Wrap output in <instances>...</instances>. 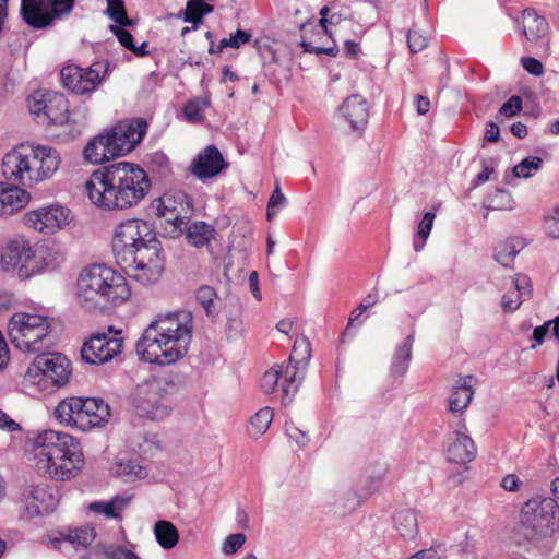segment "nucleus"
Returning <instances> with one entry per match:
<instances>
[{"instance_id": "obj_40", "label": "nucleus", "mask_w": 559, "mask_h": 559, "mask_svg": "<svg viewBox=\"0 0 559 559\" xmlns=\"http://www.w3.org/2000/svg\"><path fill=\"white\" fill-rule=\"evenodd\" d=\"M484 206L489 211L513 210L514 200L508 190L496 188L495 191L485 199Z\"/></svg>"}, {"instance_id": "obj_61", "label": "nucleus", "mask_w": 559, "mask_h": 559, "mask_svg": "<svg viewBox=\"0 0 559 559\" xmlns=\"http://www.w3.org/2000/svg\"><path fill=\"white\" fill-rule=\"evenodd\" d=\"M254 46L258 48L262 59V67H267L269 63H275L280 60L275 49L267 44L261 45L260 40H255Z\"/></svg>"}, {"instance_id": "obj_51", "label": "nucleus", "mask_w": 559, "mask_h": 559, "mask_svg": "<svg viewBox=\"0 0 559 559\" xmlns=\"http://www.w3.org/2000/svg\"><path fill=\"white\" fill-rule=\"evenodd\" d=\"M282 379V366H274L264 374L260 380V386L265 394L273 393L275 391V386L278 385L280 380Z\"/></svg>"}, {"instance_id": "obj_59", "label": "nucleus", "mask_w": 559, "mask_h": 559, "mask_svg": "<svg viewBox=\"0 0 559 559\" xmlns=\"http://www.w3.org/2000/svg\"><path fill=\"white\" fill-rule=\"evenodd\" d=\"M514 288L518 292V297L523 299V301L531 297L532 295V284L531 280L527 275L518 273L515 278L513 280Z\"/></svg>"}, {"instance_id": "obj_24", "label": "nucleus", "mask_w": 559, "mask_h": 559, "mask_svg": "<svg viewBox=\"0 0 559 559\" xmlns=\"http://www.w3.org/2000/svg\"><path fill=\"white\" fill-rule=\"evenodd\" d=\"M34 152V163H39V168L36 170V178H39L40 182L50 179L61 164L59 151L49 145L36 144Z\"/></svg>"}, {"instance_id": "obj_55", "label": "nucleus", "mask_w": 559, "mask_h": 559, "mask_svg": "<svg viewBox=\"0 0 559 559\" xmlns=\"http://www.w3.org/2000/svg\"><path fill=\"white\" fill-rule=\"evenodd\" d=\"M285 203H286V198L282 193L280 186L277 185L267 201V207H266L267 221H272L273 217L276 216L278 213L277 207L280 205H284Z\"/></svg>"}, {"instance_id": "obj_33", "label": "nucleus", "mask_w": 559, "mask_h": 559, "mask_svg": "<svg viewBox=\"0 0 559 559\" xmlns=\"http://www.w3.org/2000/svg\"><path fill=\"white\" fill-rule=\"evenodd\" d=\"M213 225L204 221L192 222L186 229V239L194 248H202L211 242L215 235Z\"/></svg>"}, {"instance_id": "obj_22", "label": "nucleus", "mask_w": 559, "mask_h": 559, "mask_svg": "<svg viewBox=\"0 0 559 559\" xmlns=\"http://www.w3.org/2000/svg\"><path fill=\"white\" fill-rule=\"evenodd\" d=\"M477 450L473 439L464 432L455 431L449 437L445 455L449 462L465 464L473 461Z\"/></svg>"}, {"instance_id": "obj_45", "label": "nucleus", "mask_w": 559, "mask_h": 559, "mask_svg": "<svg viewBox=\"0 0 559 559\" xmlns=\"http://www.w3.org/2000/svg\"><path fill=\"white\" fill-rule=\"evenodd\" d=\"M273 419V412L271 407H263L259 409L250 419L249 433L253 437H260L270 427Z\"/></svg>"}, {"instance_id": "obj_3", "label": "nucleus", "mask_w": 559, "mask_h": 559, "mask_svg": "<svg viewBox=\"0 0 559 559\" xmlns=\"http://www.w3.org/2000/svg\"><path fill=\"white\" fill-rule=\"evenodd\" d=\"M192 317L187 311L158 314L144 330L135 349L141 360L158 366L177 362L191 342Z\"/></svg>"}, {"instance_id": "obj_50", "label": "nucleus", "mask_w": 559, "mask_h": 559, "mask_svg": "<svg viewBox=\"0 0 559 559\" xmlns=\"http://www.w3.org/2000/svg\"><path fill=\"white\" fill-rule=\"evenodd\" d=\"M264 75L274 84H280L283 80H289L290 69L287 64L278 60L275 63H269L263 68Z\"/></svg>"}, {"instance_id": "obj_62", "label": "nucleus", "mask_w": 559, "mask_h": 559, "mask_svg": "<svg viewBox=\"0 0 559 559\" xmlns=\"http://www.w3.org/2000/svg\"><path fill=\"white\" fill-rule=\"evenodd\" d=\"M251 38V31L238 28L235 33H231L227 39L229 41L230 48L238 49L242 45L248 44Z\"/></svg>"}, {"instance_id": "obj_11", "label": "nucleus", "mask_w": 559, "mask_h": 559, "mask_svg": "<svg viewBox=\"0 0 559 559\" xmlns=\"http://www.w3.org/2000/svg\"><path fill=\"white\" fill-rule=\"evenodd\" d=\"M35 147L34 143H22L3 156L1 170L8 181L17 182L24 188H32L40 182L36 178L39 163H34Z\"/></svg>"}, {"instance_id": "obj_63", "label": "nucleus", "mask_w": 559, "mask_h": 559, "mask_svg": "<svg viewBox=\"0 0 559 559\" xmlns=\"http://www.w3.org/2000/svg\"><path fill=\"white\" fill-rule=\"evenodd\" d=\"M521 64L527 73L534 76H542L544 74L545 69L542 61L534 57H523Z\"/></svg>"}, {"instance_id": "obj_10", "label": "nucleus", "mask_w": 559, "mask_h": 559, "mask_svg": "<svg viewBox=\"0 0 559 559\" xmlns=\"http://www.w3.org/2000/svg\"><path fill=\"white\" fill-rule=\"evenodd\" d=\"M151 211L158 217L165 218V223L170 226L165 231L171 238L179 237L193 213V199L183 190H174L165 192L162 197L151 202Z\"/></svg>"}, {"instance_id": "obj_44", "label": "nucleus", "mask_w": 559, "mask_h": 559, "mask_svg": "<svg viewBox=\"0 0 559 559\" xmlns=\"http://www.w3.org/2000/svg\"><path fill=\"white\" fill-rule=\"evenodd\" d=\"M435 218L436 214L429 211L424 214L421 221L419 222L413 240V247L416 252L421 251L425 247L427 238L429 237L432 229Z\"/></svg>"}, {"instance_id": "obj_15", "label": "nucleus", "mask_w": 559, "mask_h": 559, "mask_svg": "<svg viewBox=\"0 0 559 559\" xmlns=\"http://www.w3.org/2000/svg\"><path fill=\"white\" fill-rule=\"evenodd\" d=\"M106 131L112 144V154L120 157L132 152L143 140L147 131V122L143 118L123 120Z\"/></svg>"}, {"instance_id": "obj_27", "label": "nucleus", "mask_w": 559, "mask_h": 559, "mask_svg": "<svg viewBox=\"0 0 559 559\" xmlns=\"http://www.w3.org/2000/svg\"><path fill=\"white\" fill-rule=\"evenodd\" d=\"M521 33L530 41H537L543 38L549 29L547 20L537 14L533 8H526L522 11Z\"/></svg>"}, {"instance_id": "obj_2", "label": "nucleus", "mask_w": 559, "mask_h": 559, "mask_svg": "<svg viewBox=\"0 0 559 559\" xmlns=\"http://www.w3.org/2000/svg\"><path fill=\"white\" fill-rule=\"evenodd\" d=\"M152 187L146 171L138 164L112 162L94 170L85 183L88 199L106 211L138 205Z\"/></svg>"}, {"instance_id": "obj_42", "label": "nucleus", "mask_w": 559, "mask_h": 559, "mask_svg": "<svg viewBox=\"0 0 559 559\" xmlns=\"http://www.w3.org/2000/svg\"><path fill=\"white\" fill-rule=\"evenodd\" d=\"M310 357L311 343L309 338L304 335L297 337L294 342L288 362L300 366L304 369L306 365L309 362Z\"/></svg>"}, {"instance_id": "obj_43", "label": "nucleus", "mask_w": 559, "mask_h": 559, "mask_svg": "<svg viewBox=\"0 0 559 559\" xmlns=\"http://www.w3.org/2000/svg\"><path fill=\"white\" fill-rule=\"evenodd\" d=\"M195 299L203 307L207 317L215 318L218 314L219 311L215 307L217 293L212 286L199 287L195 292Z\"/></svg>"}, {"instance_id": "obj_32", "label": "nucleus", "mask_w": 559, "mask_h": 559, "mask_svg": "<svg viewBox=\"0 0 559 559\" xmlns=\"http://www.w3.org/2000/svg\"><path fill=\"white\" fill-rule=\"evenodd\" d=\"M300 366L288 362L285 370H282L283 381L281 383L282 404L287 405L292 402L294 394L298 391L304 374Z\"/></svg>"}, {"instance_id": "obj_47", "label": "nucleus", "mask_w": 559, "mask_h": 559, "mask_svg": "<svg viewBox=\"0 0 559 559\" xmlns=\"http://www.w3.org/2000/svg\"><path fill=\"white\" fill-rule=\"evenodd\" d=\"M543 167V159L539 156H527L512 168L513 176L516 178H531L533 171H538Z\"/></svg>"}, {"instance_id": "obj_13", "label": "nucleus", "mask_w": 559, "mask_h": 559, "mask_svg": "<svg viewBox=\"0 0 559 559\" xmlns=\"http://www.w3.org/2000/svg\"><path fill=\"white\" fill-rule=\"evenodd\" d=\"M72 372L71 361L61 353H39L26 370V377L33 381H51L60 388L69 382Z\"/></svg>"}, {"instance_id": "obj_39", "label": "nucleus", "mask_w": 559, "mask_h": 559, "mask_svg": "<svg viewBox=\"0 0 559 559\" xmlns=\"http://www.w3.org/2000/svg\"><path fill=\"white\" fill-rule=\"evenodd\" d=\"M116 474L129 483L144 479L147 476V471L134 459H122L117 463Z\"/></svg>"}, {"instance_id": "obj_30", "label": "nucleus", "mask_w": 559, "mask_h": 559, "mask_svg": "<svg viewBox=\"0 0 559 559\" xmlns=\"http://www.w3.org/2000/svg\"><path fill=\"white\" fill-rule=\"evenodd\" d=\"M2 182V198L4 200L5 216L12 215L16 211L23 209L29 201V193L25 188H20L17 182Z\"/></svg>"}, {"instance_id": "obj_36", "label": "nucleus", "mask_w": 559, "mask_h": 559, "mask_svg": "<svg viewBox=\"0 0 559 559\" xmlns=\"http://www.w3.org/2000/svg\"><path fill=\"white\" fill-rule=\"evenodd\" d=\"M523 247L521 238H508L495 248L493 259L503 267H512L515 257Z\"/></svg>"}, {"instance_id": "obj_8", "label": "nucleus", "mask_w": 559, "mask_h": 559, "mask_svg": "<svg viewBox=\"0 0 559 559\" xmlns=\"http://www.w3.org/2000/svg\"><path fill=\"white\" fill-rule=\"evenodd\" d=\"M170 383L160 378H152L138 384L132 396L135 414L151 421L167 418L173 412Z\"/></svg>"}, {"instance_id": "obj_25", "label": "nucleus", "mask_w": 559, "mask_h": 559, "mask_svg": "<svg viewBox=\"0 0 559 559\" xmlns=\"http://www.w3.org/2000/svg\"><path fill=\"white\" fill-rule=\"evenodd\" d=\"M47 108L44 112L41 124L51 127L62 123L69 119L73 112L69 110V100L62 93L47 91Z\"/></svg>"}, {"instance_id": "obj_16", "label": "nucleus", "mask_w": 559, "mask_h": 559, "mask_svg": "<svg viewBox=\"0 0 559 559\" xmlns=\"http://www.w3.org/2000/svg\"><path fill=\"white\" fill-rule=\"evenodd\" d=\"M123 347V338L97 332L83 343L81 358L88 365H104L118 356Z\"/></svg>"}, {"instance_id": "obj_31", "label": "nucleus", "mask_w": 559, "mask_h": 559, "mask_svg": "<svg viewBox=\"0 0 559 559\" xmlns=\"http://www.w3.org/2000/svg\"><path fill=\"white\" fill-rule=\"evenodd\" d=\"M394 527L406 540H414L419 533L417 513L413 509H402L393 515Z\"/></svg>"}, {"instance_id": "obj_64", "label": "nucleus", "mask_w": 559, "mask_h": 559, "mask_svg": "<svg viewBox=\"0 0 559 559\" xmlns=\"http://www.w3.org/2000/svg\"><path fill=\"white\" fill-rule=\"evenodd\" d=\"M109 29L123 48L129 51L133 48L135 44L134 37L128 29L121 27H109Z\"/></svg>"}, {"instance_id": "obj_6", "label": "nucleus", "mask_w": 559, "mask_h": 559, "mask_svg": "<svg viewBox=\"0 0 559 559\" xmlns=\"http://www.w3.org/2000/svg\"><path fill=\"white\" fill-rule=\"evenodd\" d=\"M51 319L46 316L16 312L9 321L11 343L23 353H40L53 344Z\"/></svg>"}, {"instance_id": "obj_34", "label": "nucleus", "mask_w": 559, "mask_h": 559, "mask_svg": "<svg viewBox=\"0 0 559 559\" xmlns=\"http://www.w3.org/2000/svg\"><path fill=\"white\" fill-rule=\"evenodd\" d=\"M130 497L115 496L108 501H94L90 503L88 509L96 513H102L108 519L120 520L121 511L124 510L131 501Z\"/></svg>"}, {"instance_id": "obj_7", "label": "nucleus", "mask_w": 559, "mask_h": 559, "mask_svg": "<svg viewBox=\"0 0 559 559\" xmlns=\"http://www.w3.org/2000/svg\"><path fill=\"white\" fill-rule=\"evenodd\" d=\"M47 255L44 247L34 248L24 237H16L2 249L0 265L4 272H16L20 280H28L46 270Z\"/></svg>"}, {"instance_id": "obj_5", "label": "nucleus", "mask_w": 559, "mask_h": 559, "mask_svg": "<svg viewBox=\"0 0 559 559\" xmlns=\"http://www.w3.org/2000/svg\"><path fill=\"white\" fill-rule=\"evenodd\" d=\"M37 468L51 479L66 480L74 477L83 464L78 440L66 432L45 430L34 439Z\"/></svg>"}, {"instance_id": "obj_56", "label": "nucleus", "mask_w": 559, "mask_h": 559, "mask_svg": "<svg viewBox=\"0 0 559 559\" xmlns=\"http://www.w3.org/2000/svg\"><path fill=\"white\" fill-rule=\"evenodd\" d=\"M406 40L409 52L413 55L423 51L428 45V39L415 29L407 32Z\"/></svg>"}, {"instance_id": "obj_9", "label": "nucleus", "mask_w": 559, "mask_h": 559, "mask_svg": "<svg viewBox=\"0 0 559 559\" xmlns=\"http://www.w3.org/2000/svg\"><path fill=\"white\" fill-rule=\"evenodd\" d=\"M520 524L527 539L559 533V503L554 498H532L524 503Z\"/></svg>"}, {"instance_id": "obj_48", "label": "nucleus", "mask_w": 559, "mask_h": 559, "mask_svg": "<svg viewBox=\"0 0 559 559\" xmlns=\"http://www.w3.org/2000/svg\"><path fill=\"white\" fill-rule=\"evenodd\" d=\"M209 104L207 99H189L182 107V114L189 122H201L204 119L203 108Z\"/></svg>"}, {"instance_id": "obj_26", "label": "nucleus", "mask_w": 559, "mask_h": 559, "mask_svg": "<svg viewBox=\"0 0 559 559\" xmlns=\"http://www.w3.org/2000/svg\"><path fill=\"white\" fill-rule=\"evenodd\" d=\"M475 380L474 376H460L452 388L451 396L449 397V411L453 414L463 413L468 406L474 396L472 381Z\"/></svg>"}, {"instance_id": "obj_54", "label": "nucleus", "mask_w": 559, "mask_h": 559, "mask_svg": "<svg viewBox=\"0 0 559 559\" xmlns=\"http://www.w3.org/2000/svg\"><path fill=\"white\" fill-rule=\"evenodd\" d=\"M247 537L243 533L230 534L226 537L222 546V552L224 555L236 554L246 543Z\"/></svg>"}, {"instance_id": "obj_46", "label": "nucleus", "mask_w": 559, "mask_h": 559, "mask_svg": "<svg viewBox=\"0 0 559 559\" xmlns=\"http://www.w3.org/2000/svg\"><path fill=\"white\" fill-rule=\"evenodd\" d=\"M75 114L69 116V119L62 123L55 124L59 127L61 130L55 134L56 136L62 139V141H73L82 133V128L84 126L83 121L74 117Z\"/></svg>"}, {"instance_id": "obj_17", "label": "nucleus", "mask_w": 559, "mask_h": 559, "mask_svg": "<svg viewBox=\"0 0 559 559\" xmlns=\"http://www.w3.org/2000/svg\"><path fill=\"white\" fill-rule=\"evenodd\" d=\"M70 210L60 204H48L36 210L27 211L24 214V224L40 233L53 234L68 225Z\"/></svg>"}, {"instance_id": "obj_23", "label": "nucleus", "mask_w": 559, "mask_h": 559, "mask_svg": "<svg viewBox=\"0 0 559 559\" xmlns=\"http://www.w3.org/2000/svg\"><path fill=\"white\" fill-rule=\"evenodd\" d=\"M107 131L96 134L83 148V157L86 162L93 165H105L106 162L115 159L116 154H112V146Z\"/></svg>"}, {"instance_id": "obj_58", "label": "nucleus", "mask_w": 559, "mask_h": 559, "mask_svg": "<svg viewBox=\"0 0 559 559\" xmlns=\"http://www.w3.org/2000/svg\"><path fill=\"white\" fill-rule=\"evenodd\" d=\"M107 9L104 13L114 22H120L121 17H126L124 0H106Z\"/></svg>"}, {"instance_id": "obj_35", "label": "nucleus", "mask_w": 559, "mask_h": 559, "mask_svg": "<svg viewBox=\"0 0 559 559\" xmlns=\"http://www.w3.org/2000/svg\"><path fill=\"white\" fill-rule=\"evenodd\" d=\"M213 10L214 8L203 0H189L186 9L179 13V17L192 24L191 28L198 29L199 25L203 24L204 16Z\"/></svg>"}, {"instance_id": "obj_57", "label": "nucleus", "mask_w": 559, "mask_h": 559, "mask_svg": "<svg viewBox=\"0 0 559 559\" xmlns=\"http://www.w3.org/2000/svg\"><path fill=\"white\" fill-rule=\"evenodd\" d=\"M522 98L519 95H512L507 102L502 104L499 109V115L511 118L518 116L522 111Z\"/></svg>"}, {"instance_id": "obj_14", "label": "nucleus", "mask_w": 559, "mask_h": 559, "mask_svg": "<svg viewBox=\"0 0 559 559\" xmlns=\"http://www.w3.org/2000/svg\"><path fill=\"white\" fill-rule=\"evenodd\" d=\"M20 500L29 518L51 513L60 501L58 489L49 484L39 483L25 485L22 488Z\"/></svg>"}, {"instance_id": "obj_21", "label": "nucleus", "mask_w": 559, "mask_h": 559, "mask_svg": "<svg viewBox=\"0 0 559 559\" xmlns=\"http://www.w3.org/2000/svg\"><path fill=\"white\" fill-rule=\"evenodd\" d=\"M340 112L352 130H364L369 119L368 102L359 94L348 96L340 106Z\"/></svg>"}, {"instance_id": "obj_12", "label": "nucleus", "mask_w": 559, "mask_h": 559, "mask_svg": "<svg viewBox=\"0 0 559 559\" xmlns=\"http://www.w3.org/2000/svg\"><path fill=\"white\" fill-rule=\"evenodd\" d=\"M109 61H95L86 68L67 64L60 71L63 86L76 95L95 92L109 73Z\"/></svg>"}, {"instance_id": "obj_29", "label": "nucleus", "mask_w": 559, "mask_h": 559, "mask_svg": "<svg viewBox=\"0 0 559 559\" xmlns=\"http://www.w3.org/2000/svg\"><path fill=\"white\" fill-rule=\"evenodd\" d=\"M414 333L407 335L403 343L395 347L391 364L390 373L394 378L404 377L408 370L413 357Z\"/></svg>"}, {"instance_id": "obj_52", "label": "nucleus", "mask_w": 559, "mask_h": 559, "mask_svg": "<svg viewBox=\"0 0 559 559\" xmlns=\"http://www.w3.org/2000/svg\"><path fill=\"white\" fill-rule=\"evenodd\" d=\"M43 0H21L20 16L22 21L29 26L35 15L39 12Z\"/></svg>"}, {"instance_id": "obj_4", "label": "nucleus", "mask_w": 559, "mask_h": 559, "mask_svg": "<svg viewBox=\"0 0 559 559\" xmlns=\"http://www.w3.org/2000/svg\"><path fill=\"white\" fill-rule=\"evenodd\" d=\"M78 295L86 311L104 313L109 307L127 301L131 289L127 280L112 267L92 264L79 275Z\"/></svg>"}, {"instance_id": "obj_19", "label": "nucleus", "mask_w": 559, "mask_h": 559, "mask_svg": "<svg viewBox=\"0 0 559 559\" xmlns=\"http://www.w3.org/2000/svg\"><path fill=\"white\" fill-rule=\"evenodd\" d=\"M75 7V0H43L39 12L35 15L29 27L33 29H47L56 21L68 19Z\"/></svg>"}, {"instance_id": "obj_37", "label": "nucleus", "mask_w": 559, "mask_h": 559, "mask_svg": "<svg viewBox=\"0 0 559 559\" xmlns=\"http://www.w3.org/2000/svg\"><path fill=\"white\" fill-rule=\"evenodd\" d=\"M82 559H141L124 546L93 547Z\"/></svg>"}, {"instance_id": "obj_28", "label": "nucleus", "mask_w": 559, "mask_h": 559, "mask_svg": "<svg viewBox=\"0 0 559 559\" xmlns=\"http://www.w3.org/2000/svg\"><path fill=\"white\" fill-rule=\"evenodd\" d=\"M83 405V396L66 397L55 408V418L60 424L79 429L80 413H82Z\"/></svg>"}, {"instance_id": "obj_41", "label": "nucleus", "mask_w": 559, "mask_h": 559, "mask_svg": "<svg viewBox=\"0 0 559 559\" xmlns=\"http://www.w3.org/2000/svg\"><path fill=\"white\" fill-rule=\"evenodd\" d=\"M95 538L94 528H75L62 538H52L51 543L58 547L62 542H68L75 547H87Z\"/></svg>"}, {"instance_id": "obj_60", "label": "nucleus", "mask_w": 559, "mask_h": 559, "mask_svg": "<svg viewBox=\"0 0 559 559\" xmlns=\"http://www.w3.org/2000/svg\"><path fill=\"white\" fill-rule=\"evenodd\" d=\"M544 228L546 234L552 239H559V207L545 218Z\"/></svg>"}, {"instance_id": "obj_49", "label": "nucleus", "mask_w": 559, "mask_h": 559, "mask_svg": "<svg viewBox=\"0 0 559 559\" xmlns=\"http://www.w3.org/2000/svg\"><path fill=\"white\" fill-rule=\"evenodd\" d=\"M47 99V91H35L27 98L29 112L35 116L38 123L43 122L44 112L48 105Z\"/></svg>"}, {"instance_id": "obj_53", "label": "nucleus", "mask_w": 559, "mask_h": 559, "mask_svg": "<svg viewBox=\"0 0 559 559\" xmlns=\"http://www.w3.org/2000/svg\"><path fill=\"white\" fill-rule=\"evenodd\" d=\"M150 167L153 171L159 173L162 176H167L170 174V160L168 156L162 152H154L150 156Z\"/></svg>"}, {"instance_id": "obj_1", "label": "nucleus", "mask_w": 559, "mask_h": 559, "mask_svg": "<svg viewBox=\"0 0 559 559\" xmlns=\"http://www.w3.org/2000/svg\"><path fill=\"white\" fill-rule=\"evenodd\" d=\"M111 249L116 263L143 285L156 283L165 271L164 247L146 221L132 218L120 223Z\"/></svg>"}, {"instance_id": "obj_20", "label": "nucleus", "mask_w": 559, "mask_h": 559, "mask_svg": "<svg viewBox=\"0 0 559 559\" xmlns=\"http://www.w3.org/2000/svg\"><path fill=\"white\" fill-rule=\"evenodd\" d=\"M84 405L79 420V430L88 431L92 428L105 426L110 417V407L100 397H83Z\"/></svg>"}, {"instance_id": "obj_18", "label": "nucleus", "mask_w": 559, "mask_h": 559, "mask_svg": "<svg viewBox=\"0 0 559 559\" xmlns=\"http://www.w3.org/2000/svg\"><path fill=\"white\" fill-rule=\"evenodd\" d=\"M227 167L228 163L221 151L210 144L192 159L189 169L195 178L205 181L218 176Z\"/></svg>"}, {"instance_id": "obj_38", "label": "nucleus", "mask_w": 559, "mask_h": 559, "mask_svg": "<svg viewBox=\"0 0 559 559\" xmlns=\"http://www.w3.org/2000/svg\"><path fill=\"white\" fill-rule=\"evenodd\" d=\"M154 534L157 543L164 549H173L179 542L177 527L167 520H159L154 525Z\"/></svg>"}]
</instances>
